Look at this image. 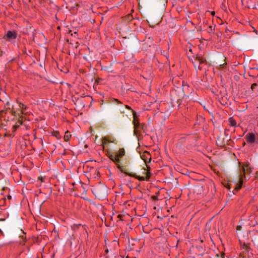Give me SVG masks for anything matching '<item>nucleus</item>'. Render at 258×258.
<instances>
[{
    "label": "nucleus",
    "instance_id": "7",
    "mask_svg": "<svg viewBox=\"0 0 258 258\" xmlns=\"http://www.w3.org/2000/svg\"><path fill=\"white\" fill-rule=\"evenodd\" d=\"M111 143V141H109L106 138H104L102 140V145L103 147L104 150H105L106 148L108 149L109 147V144Z\"/></svg>",
    "mask_w": 258,
    "mask_h": 258
},
{
    "label": "nucleus",
    "instance_id": "5",
    "mask_svg": "<svg viewBox=\"0 0 258 258\" xmlns=\"http://www.w3.org/2000/svg\"><path fill=\"white\" fill-rule=\"evenodd\" d=\"M17 36V33L16 31H8L5 36L9 40L15 39Z\"/></svg>",
    "mask_w": 258,
    "mask_h": 258
},
{
    "label": "nucleus",
    "instance_id": "3",
    "mask_svg": "<svg viewBox=\"0 0 258 258\" xmlns=\"http://www.w3.org/2000/svg\"><path fill=\"white\" fill-rule=\"evenodd\" d=\"M124 150L123 149H120L116 154H111L109 155V158L112 161L116 163H119L120 158H122L124 156Z\"/></svg>",
    "mask_w": 258,
    "mask_h": 258
},
{
    "label": "nucleus",
    "instance_id": "2",
    "mask_svg": "<svg viewBox=\"0 0 258 258\" xmlns=\"http://www.w3.org/2000/svg\"><path fill=\"white\" fill-rule=\"evenodd\" d=\"M134 120L133 123L134 127V134L137 136L139 137L140 136L141 131L144 130V125L140 123L139 121L137 119L136 112H133Z\"/></svg>",
    "mask_w": 258,
    "mask_h": 258
},
{
    "label": "nucleus",
    "instance_id": "6",
    "mask_svg": "<svg viewBox=\"0 0 258 258\" xmlns=\"http://www.w3.org/2000/svg\"><path fill=\"white\" fill-rule=\"evenodd\" d=\"M245 138L246 141L248 143H253L254 142L255 140V137L254 134L253 133H248L246 136Z\"/></svg>",
    "mask_w": 258,
    "mask_h": 258
},
{
    "label": "nucleus",
    "instance_id": "10",
    "mask_svg": "<svg viewBox=\"0 0 258 258\" xmlns=\"http://www.w3.org/2000/svg\"><path fill=\"white\" fill-rule=\"evenodd\" d=\"M229 123L231 126H234L236 124V121L232 117L229 118Z\"/></svg>",
    "mask_w": 258,
    "mask_h": 258
},
{
    "label": "nucleus",
    "instance_id": "4",
    "mask_svg": "<svg viewBox=\"0 0 258 258\" xmlns=\"http://www.w3.org/2000/svg\"><path fill=\"white\" fill-rule=\"evenodd\" d=\"M205 60L203 58H201L200 57H197L193 62L195 68L196 70H201V68L200 67V64L204 63Z\"/></svg>",
    "mask_w": 258,
    "mask_h": 258
},
{
    "label": "nucleus",
    "instance_id": "15",
    "mask_svg": "<svg viewBox=\"0 0 258 258\" xmlns=\"http://www.w3.org/2000/svg\"><path fill=\"white\" fill-rule=\"evenodd\" d=\"M125 107H126V108H127V109H131V107H130V106H128V105H125Z\"/></svg>",
    "mask_w": 258,
    "mask_h": 258
},
{
    "label": "nucleus",
    "instance_id": "13",
    "mask_svg": "<svg viewBox=\"0 0 258 258\" xmlns=\"http://www.w3.org/2000/svg\"><path fill=\"white\" fill-rule=\"evenodd\" d=\"M64 138H66V140H69V136L67 134V133H66V135L64 136Z\"/></svg>",
    "mask_w": 258,
    "mask_h": 258
},
{
    "label": "nucleus",
    "instance_id": "16",
    "mask_svg": "<svg viewBox=\"0 0 258 258\" xmlns=\"http://www.w3.org/2000/svg\"><path fill=\"white\" fill-rule=\"evenodd\" d=\"M209 28H210L211 31H213V30L214 29V28L213 29V27L212 26H210Z\"/></svg>",
    "mask_w": 258,
    "mask_h": 258
},
{
    "label": "nucleus",
    "instance_id": "12",
    "mask_svg": "<svg viewBox=\"0 0 258 258\" xmlns=\"http://www.w3.org/2000/svg\"><path fill=\"white\" fill-rule=\"evenodd\" d=\"M142 158L144 160L145 162H146V163L147 162V159H149V162H150L151 160V158L150 157H149V158L147 157L146 158H143V157H142Z\"/></svg>",
    "mask_w": 258,
    "mask_h": 258
},
{
    "label": "nucleus",
    "instance_id": "1",
    "mask_svg": "<svg viewBox=\"0 0 258 258\" xmlns=\"http://www.w3.org/2000/svg\"><path fill=\"white\" fill-rule=\"evenodd\" d=\"M240 174L238 175L237 180L236 181L235 185V188L237 190H239L242 185V183L244 180H246V177L245 174L248 173L250 172V168L248 165H243L242 166L241 169Z\"/></svg>",
    "mask_w": 258,
    "mask_h": 258
},
{
    "label": "nucleus",
    "instance_id": "8",
    "mask_svg": "<svg viewBox=\"0 0 258 258\" xmlns=\"http://www.w3.org/2000/svg\"><path fill=\"white\" fill-rule=\"evenodd\" d=\"M19 108L21 109V112L22 114H26L28 107L24 104L23 103H20L19 104Z\"/></svg>",
    "mask_w": 258,
    "mask_h": 258
},
{
    "label": "nucleus",
    "instance_id": "9",
    "mask_svg": "<svg viewBox=\"0 0 258 258\" xmlns=\"http://www.w3.org/2000/svg\"><path fill=\"white\" fill-rule=\"evenodd\" d=\"M125 173L130 176L135 177L136 178L138 179V180L140 181H143L145 180V177L143 176H140L138 175H137L135 174H132V173H128L127 172H125Z\"/></svg>",
    "mask_w": 258,
    "mask_h": 258
},
{
    "label": "nucleus",
    "instance_id": "14",
    "mask_svg": "<svg viewBox=\"0 0 258 258\" xmlns=\"http://www.w3.org/2000/svg\"><path fill=\"white\" fill-rule=\"evenodd\" d=\"M241 227V226H237V230H240Z\"/></svg>",
    "mask_w": 258,
    "mask_h": 258
},
{
    "label": "nucleus",
    "instance_id": "11",
    "mask_svg": "<svg viewBox=\"0 0 258 258\" xmlns=\"http://www.w3.org/2000/svg\"><path fill=\"white\" fill-rule=\"evenodd\" d=\"M257 85L256 83H253L251 85V89L252 91H254L255 88L257 87Z\"/></svg>",
    "mask_w": 258,
    "mask_h": 258
}]
</instances>
